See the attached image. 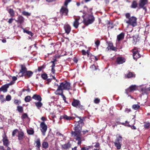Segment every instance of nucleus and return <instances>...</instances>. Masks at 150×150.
Wrapping results in <instances>:
<instances>
[{"mask_svg":"<svg viewBox=\"0 0 150 150\" xmlns=\"http://www.w3.org/2000/svg\"><path fill=\"white\" fill-rule=\"evenodd\" d=\"M45 67L46 65L44 64L42 66L39 67L38 70L39 72L42 69H45Z\"/></svg>","mask_w":150,"mask_h":150,"instance_id":"37998d69","label":"nucleus"},{"mask_svg":"<svg viewBox=\"0 0 150 150\" xmlns=\"http://www.w3.org/2000/svg\"><path fill=\"white\" fill-rule=\"evenodd\" d=\"M31 97L29 96H26L25 98V101L26 102H29L31 100Z\"/></svg>","mask_w":150,"mask_h":150,"instance_id":"58836bf2","label":"nucleus"},{"mask_svg":"<svg viewBox=\"0 0 150 150\" xmlns=\"http://www.w3.org/2000/svg\"><path fill=\"white\" fill-rule=\"evenodd\" d=\"M64 28L65 33L68 34L71 30V27L70 25L68 24L65 25L64 26Z\"/></svg>","mask_w":150,"mask_h":150,"instance_id":"4be33fe9","label":"nucleus"},{"mask_svg":"<svg viewBox=\"0 0 150 150\" xmlns=\"http://www.w3.org/2000/svg\"><path fill=\"white\" fill-rule=\"evenodd\" d=\"M126 61V59L123 57H118L116 59V63L118 64H123Z\"/></svg>","mask_w":150,"mask_h":150,"instance_id":"1a4fd4ad","label":"nucleus"},{"mask_svg":"<svg viewBox=\"0 0 150 150\" xmlns=\"http://www.w3.org/2000/svg\"><path fill=\"white\" fill-rule=\"evenodd\" d=\"M32 98L39 102H41L42 100L41 96L40 95L37 94H34L32 97Z\"/></svg>","mask_w":150,"mask_h":150,"instance_id":"b1692460","label":"nucleus"},{"mask_svg":"<svg viewBox=\"0 0 150 150\" xmlns=\"http://www.w3.org/2000/svg\"><path fill=\"white\" fill-rule=\"evenodd\" d=\"M137 1H134L132 2L130 7L132 8H135L137 7Z\"/></svg>","mask_w":150,"mask_h":150,"instance_id":"2f4dec72","label":"nucleus"},{"mask_svg":"<svg viewBox=\"0 0 150 150\" xmlns=\"http://www.w3.org/2000/svg\"><path fill=\"white\" fill-rule=\"evenodd\" d=\"M133 58L135 60H136L141 57V55L138 50L134 51L133 52Z\"/></svg>","mask_w":150,"mask_h":150,"instance_id":"2eb2a0df","label":"nucleus"},{"mask_svg":"<svg viewBox=\"0 0 150 150\" xmlns=\"http://www.w3.org/2000/svg\"><path fill=\"white\" fill-rule=\"evenodd\" d=\"M35 104L36 106L39 108L41 107L42 105V104L41 102H35Z\"/></svg>","mask_w":150,"mask_h":150,"instance_id":"4c0bfd02","label":"nucleus"},{"mask_svg":"<svg viewBox=\"0 0 150 150\" xmlns=\"http://www.w3.org/2000/svg\"><path fill=\"white\" fill-rule=\"evenodd\" d=\"M129 122L127 121H126L125 122H120V124L122 125L130 127L132 129H136V127L134 125H131L129 124Z\"/></svg>","mask_w":150,"mask_h":150,"instance_id":"f3484780","label":"nucleus"},{"mask_svg":"<svg viewBox=\"0 0 150 150\" xmlns=\"http://www.w3.org/2000/svg\"><path fill=\"white\" fill-rule=\"evenodd\" d=\"M40 130L42 132V135H45V132L47 129V126L45 123L44 122H41L40 124Z\"/></svg>","mask_w":150,"mask_h":150,"instance_id":"0eeeda50","label":"nucleus"},{"mask_svg":"<svg viewBox=\"0 0 150 150\" xmlns=\"http://www.w3.org/2000/svg\"><path fill=\"white\" fill-rule=\"evenodd\" d=\"M15 21L18 23L22 24L24 22V18L22 16L19 15L17 18V20H15Z\"/></svg>","mask_w":150,"mask_h":150,"instance_id":"4468645a","label":"nucleus"},{"mask_svg":"<svg viewBox=\"0 0 150 150\" xmlns=\"http://www.w3.org/2000/svg\"><path fill=\"white\" fill-rule=\"evenodd\" d=\"M128 72L127 73L125 74L124 77L125 79L135 78L136 75L134 72H131L130 71H128Z\"/></svg>","mask_w":150,"mask_h":150,"instance_id":"9b49d317","label":"nucleus"},{"mask_svg":"<svg viewBox=\"0 0 150 150\" xmlns=\"http://www.w3.org/2000/svg\"><path fill=\"white\" fill-rule=\"evenodd\" d=\"M20 66L21 67V69L18 74L21 73L22 74L20 76V77L25 76V78L27 77L28 78L32 76L33 74V72L30 71H27V69L25 65L21 64Z\"/></svg>","mask_w":150,"mask_h":150,"instance_id":"20e7f679","label":"nucleus"},{"mask_svg":"<svg viewBox=\"0 0 150 150\" xmlns=\"http://www.w3.org/2000/svg\"><path fill=\"white\" fill-rule=\"evenodd\" d=\"M106 43L108 45V47L107 48L108 49V50L110 49V48L113 46V43L110 41H107Z\"/></svg>","mask_w":150,"mask_h":150,"instance_id":"72a5a7b5","label":"nucleus"},{"mask_svg":"<svg viewBox=\"0 0 150 150\" xmlns=\"http://www.w3.org/2000/svg\"><path fill=\"white\" fill-rule=\"evenodd\" d=\"M41 77L44 80H46L47 78V75L46 73L41 74Z\"/></svg>","mask_w":150,"mask_h":150,"instance_id":"8fccbe9b","label":"nucleus"},{"mask_svg":"<svg viewBox=\"0 0 150 150\" xmlns=\"http://www.w3.org/2000/svg\"><path fill=\"white\" fill-rule=\"evenodd\" d=\"M15 83V82L13 81H11V82L8 83L7 84H6L8 86V87H9V86H10L11 85L13 84L14 83Z\"/></svg>","mask_w":150,"mask_h":150,"instance_id":"680f3d73","label":"nucleus"},{"mask_svg":"<svg viewBox=\"0 0 150 150\" xmlns=\"http://www.w3.org/2000/svg\"><path fill=\"white\" fill-rule=\"evenodd\" d=\"M41 119L44 122V121L47 120V118L44 117H42Z\"/></svg>","mask_w":150,"mask_h":150,"instance_id":"338daca9","label":"nucleus"},{"mask_svg":"<svg viewBox=\"0 0 150 150\" xmlns=\"http://www.w3.org/2000/svg\"><path fill=\"white\" fill-rule=\"evenodd\" d=\"M125 35V33L123 32L118 35L117 37V40L118 42H119L123 39L124 38Z\"/></svg>","mask_w":150,"mask_h":150,"instance_id":"5701e85b","label":"nucleus"},{"mask_svg":"<svg viewBox=\"0 0 150 150\" xmlns=\"http://www.w3.org/2000/svg\"><path fill=\"white\" fill-rule=\"evenodd\" d=\"M2 141L3 143V144L6 146H8L9 144L8 140V139L6 135L3 137Z\"/></svg>","mask_w":150,"mask_h":150,"instance_id":"a211bd4d","label":"nucleus"},{"mask_svg":"<svg viewBox=\"0 0 150 150\" xmlns=\"http://www.w3.org/2000/svg\"><path fill=\"white\" fill-rule=\"evenodd\" d=\"M122 137L119 135L118 137H117L115 142H114L115 146L118 150H119L121 149L122 145Z\"/></svg>","mask_w":150,"mask_h":150,"instance_id":"423d86ee","label":"nucleus"},{"mask_svg":"<svg viewBox=\"0 0 150 150\" xmlns=\"http://www.w3.org/2000/svg\"><path fill=\"white\" fill-rule=\"evenodd\" d=\"M13 103L15 104L16 105H18L21 104V102L20 100L15 99L13 101Z\"/></svg>","mask_w":150,"mask_h":150,"instance_id":"a18cd8bd","label":"nucleus"},{"mask_svg":"<svg viewBox=\"0 0 150 150\" xmlns=\"http://www.w3.org/2000/svg\"><path fill=\"white\" fill-rule=\"evenodd\" d=\"M90 68L93 71H94L97 69L96 66L94 65H92L90 67Z\"/></svg>","mask_w":150,"mask_h":150,"instance_id":"13d9d810","label":"nucleus"},{"mask_svg":"<svg viewBox=\"0 0 150 150\" xmlns=\"http://www.w3.org/2000/svg\"><path fill=\"white\" fill-rule=\"evenodd\" d=\"M8 11L10 14V16L12 17H13L14 16L15 12L13 10L12 8H9L8 10Z\"/></svg>","mask_w":150,"mask_h":150,"instance_id":"c85d7f7f","label":"nucleus"},{"mask_svg":"<svg viewBox=\"0 0 150 150\" xmlns=\"http://www.w3.org/2000/svg\"><path fill=\"white\" fill-rule=\"evenodd\" d=\"M12 81L15 82V81L17 80V78L15 76H13L12 77Z\"/></svg>","mask_w":150,"mask_h":150,"instance_id":"0e129e2a","label":"nucleus"},{"mask_svg":"<svg viewBox=\"0 0 150 150\" xmlns=\"http://www.w3.org/2000/svg\"><path fill=\"white\" fill-rule=\"evenodd\" d=\"M56 85L58 86L56 90L57 92H58L59 91H63L64 90H71L70 83L66 81L61 83L59 85L57 84H56Z\"/></svg>","mask_w":150,"mask_h":150,"instance_id":"7ed1b4c3","label":"nucleus"},{"mask_svg":"<svg viewBox=\"0 0 150 150\" xmlns=\"http://www.w3.org/2000/svg\"><path fill=\"white\" fill-rule=\"evenodd\" d=\"M62 148L64 149H69L70 148L71 144L69 143V142L61 145Z\"/></svg>","mask_w":150,"mask_h":150,"instance_id":"393cba45","label":"nucleus"},{"mask_svg":"<svg viewBox=\"0 0 150 150\" xmlns=\"http://www.w3.org/2000/svg\"><path fill=\"white\" fill-rule=\"evenodd\" d=\"M55 94L57 95H60L63 98V99L64 100L65 102H66V97L64 96V95L63 94V91H59L58 92H57V91H56Z\"/></svg>","mask_w":150,"mask_h":150,"instance_id":"412c9836","label":"nucleus"},{"mask_svg":"<svg viewBox=\"0 0 150 150\" xmlns=\"http://www.w3.org/2000/svg\"><path fill=\"white\" fill-rule=\"evenodd\" d=\"M68 12V9L64 6L62 7L59 11L60 13L62 16L67 15Z\"/></svg>","mask_w":150,"mask_h":150,"instance_id":"9d476101","label":"nucleus"},{"mask_svg":"<svg viewBox=\"0 0 150 150\" xmlns=\"http://www.w3.org/2000/svg\"><path fill=\"white\" fill-rule=\"evenodd\" d=\"M22 14L25 16H30V13L25 11H23L22 12Z\"/></svg>","mask_w":150,"mask_h":150,"instance_id":"3c124183","label":"nucleus"},{"mask_svg":"<svg viewBox=\"0 0 150 150\" xmlns=\"http://www.w3.org/2000/svg\"><path fill=\"white\" fill-rule=\"evenodd\" d=\"M71 1V0H66L64 3V5L67 6L68 3Z\"/></svg>","mask_w":150,"mask_h":150,"instance_id":"bf43d9fd","label":"nucleus"},{"mask_svg":"<svg viewBox=\"0 0 150 150\" xmlns=\"http://www.w3.org/2000/svg\"><path fill=\"white\" fill-rule=\"evenodd\" d=\"M91 146H89L87 147H83L81 149V150H88L90 148Z\"/></svg>","mask_w":150,"mask_h":150,"instance_id":"4d7b16f0","label":"nucleus"},{"mask_svg":"<svg viewBox=\"0 0 150 150\" xmlns=\"http://www.w3.org/2000/svg\"><path fill=\"white\" fill-rule=\"evenodd\" d=\"M137 88V86L136 85H132L125 90V93L128 95L129 93L136 90Z\"/></svg>","mask_w":150,"mask_h":150,"instance_id":"6e6552de","label":"nucleus"},{"mask_svg":"<svg viewBox=\"0 0 150 150\" xmlns=\"http://www.w3.org/2000/svg\"><path fill=\"white\" fill-rule=\"evenodd\" d=\"M88 57L91 60V61H92L95 59V56L92 55L91 53L89 54V55L88 56Z\"/></svg>","mask_w":150,"mask_h":150,"instance_id":"79ce46f5","label":"nucleus"},{"mask_svg":"<svg viewBox=\"0 0 150 150\" xmlns=\"http://www.w3.org/2000/svg\"><path fill=\"white\" fill-rule=\"evenodd\" d=\"M148 3V0H139V5L140 8H142L144 6L146 5Z\"/></svg>","mask_w":150,"mask_h":150,"instance_id":"dca6fc26","label":"nucleus"},{"mask_svg":"<svg viewBox=\"0 0 150 150\" xmlns=\"http://www.w3.org/2000/svg\"><path fill=\"white\" fill-rule=\"evenodd\" d=\"M80 12H82L84 14L83 15H85V16H87V13L89 12L88 9L86 6H84V10L83 11H80Z\"/></svg>","mask_w":150,"mask_h":150,"instance_id":"bb28decb","label":"nucleus"},{"mask_svg":"<svg viewBox=\"0 0 150 150\" xmlns=\"http://www.w3.org/2000/svg\"><path fill=\"white\" fill-rule=\"evenodd\" d=\"M73 60L74 62L76 63L78 61V60L76 57H74L73 59Z\"/></svg>","mask_w":150,"mask_h":150,"instance_id":"774afa93","label":"nucleus"},{"mask_svg":"<svg viewBox=\"0 0 150 150\" xmlns=\"http://www.w3.org/2000/svg\"><path fill=\"white\" fill-rule=\"evenodd\" d=\"M140 105L138 104H134L132 106V108L135 110H138L140 108Z\"/></svg>","mask_w":150,"mask_h":150,"instance_id":"e433bc0d","label":"nucleus"},{"mask_svg":"<svg viewBox=\"0 0 150 150\" xmlns=\"http://www.w3.org/2000/svg\"><path fill=\"white\" fill-rule=\"evenodd\" d=\"M19 131H18V130L17 129H15L12 132V136L13 137H14L15 136V134L17 133H18Z\"/></svg>","mask_w":150,"mask_h":150,"instance_id":"603ef678","label":"nucleus"},{"mask_svg":"<svg viewBox=\"0 0 150 150\" xmlns=\"http://www.w3.org/2000/svg\"><path fill=\"white\" fill-rule=\"evenodd\" d=\"M80 18H77L75 20L73 23V26L76 28H77L79 25V20Z\"/></svg>","mask_w":150,"mask_h":150,"instance_id":"a878e982","label":"nucleus"},{"mask_svg":"<svg viewBox=\"0 0 150 150\" xmlns=\"http://www.w3.org/2000/svg\"><path fill=\"white\" fill-rule=\"evenodd\" d=\"M81 52L82 55H85L87 54V56L89 55V54L90 53V50H87L86 51L84 50H83L81 51Z\"/></svg>","mask_w":150,"mask_h":150,"instance_id":"7c9ffc66","label":"nucleus"},{"mask_svg":"<svg viewBox=\"0 0 150 150\" xmlns=\"http://www.w3.org/2000/svg\"><path fill=\"white\" fill-rule=\"evenodd\" d=\"M79 110L83 111L85 109V106L81 105V103L79 105L78 107L77 108Z\"/></svg>","mask_w":150,"mask_h":150,"instance_id":"ea45409f","label":"nucleus"},{"mask_svg":"<svg viewBox=\"0 0 150 150\" xmlns=\"http://www.w3.org/2000/svg\"><path fill=\"white\" fill-rule=\"evenodd\" d=\"M1 87L2 91L4 93L6 92L7 91V89L9 88L8 86L6 84L3 85Z\"/></svg>","mask_w":150,"mask_h":150,"instance_id":"c756f323","label":"nucleus"},{"mask_svg":"<svg viewBox=\"0 0 150 150\" xmlns=\"http://www.w3.org/2000/svg\"><path fill=\"white\" fill-rule=\"evenodd\" d=\"M27 133L29 135H33L34 134V131L33 129H28L27 131Z\"/></svg>","mask_w":150,"mask_h":150,"instance_id":"c03bdc74","label":"nucleus"},{"mask_svg":"<svg viewBox=\"0 0 150 150\" xmlns=\"http://www.w3.org/2000/svg\"><path fill=\"white\" fill-rule=\"evenodd\" d=\"M55 66H54V65H53V66H51V72L53 74H54L55 73V69H54V67Z\"/></svg>","mask_w":150,"mask_h":150,"instance_id":"5fc2aeb1","label":"nucleus"},{"mask_svg":"<svg viewBox=\"0 0 150 150\" xmlns=\"http://www.w3.org/2000/svg\"><path fill=\"white\" fill-rule=\"evenodd\" d=\"M150 126V123L149 122H144V127L146 129H148L149 128Z\"/></svg>","mask_w":150,"mask_h":150,"instance_id":"a19ab883","label":"nucleus"},{"mask_svg":"<svg viewBox=\"0 0 150 150\" xmlns=\"http://www.w3.org/2000/svg\"><path fill=\"white\" fill-rule=\"evenodd\" d=\"M130 109H128L127 108H126L125 111L127 113H129V112L131 111Z\"/></svg>","mask_w":150,"mask_h":150,"instance_id":"69168bd1","label":"nucleus"},{"mask_svg":"<svg viewBox=\"0 0 150 150\" xmlns=\"http://www.w3.org/2000/svg\"><path fill=\"white\" fill-rule=\"evenodd\" d=\"M80 103V101L79 100L74 98L72 102L71 105L73 107L77 108Z\"/></svg>","mask_w":150,"mask_h":150,"instance_id":"f8f14e48","label":"nucleus"},{"mask_svg":"<svg viewBox=\"0 0 150 150\" xmlns=\"http://www.w3.org/2000/svg\"><path fill=\"white\" fill-rule=\"evenodd\" d=\"M22 119H25L28 117V116L26 113H24L21 116Z\"/></svg>","mask_w":150,"mask_h":150,"instance_id":"6e6d98bb","label":"nucleus"},{"mask_svg":"<svg viewBox=\"0 0 150 150\" xmlns=\"http://www.w3.org/2000/svg\"><path fill=\"white\" fill-rule=\"evenodd\" d=\"M23 31H24V32L28 34V35H30L31 36H32L33 35V33H32L31 32L29 31V30H26L24 29Z\"/></svg>","mask_w":150,"mask_h":150,"instance_id":"49530a36","label":"nucleus"},{"mask_svg":"<svg viewBox=\"0 0 150 150\" xmlns=\"http://www.w3.org/2000/svg\"><path fill=\"white\" fill-rule=\"evenodd\" d=\"M13 20H15V18H11L10 19H9L8 21V22L9 23V24H11L12 22H13Z\"/></svg>","mask_w":150,"mask_h":150,"instance_id":"052dcab7","label":"nucleus"},{"mask_svg":"<svg viewBox=\"0 0 150 150\" xmlns=\"http://www.w3.org/2000/svg\"><path fill=\"white\" fill-rule=\"evenodd\" d=\"M61 118L63 119L67 120H73L75 118L73 117L68 116L67 115L64 114L61 117Z\"/></svg>","mask_w":150,"mask_h":150,"instance_id":"aec40b11","label":"nucleus"},{"mask_svg":"<svg viewBox=\"0 0 150 150\" xmlns=\"http://www.w3.org/2000/svg\"><path fill=\"white\" fill-rule=\"evenodd\" d=\"M110 49L115 51H117V48L116 47L113 46L112 47L110 48Z\"/></svg>","mask_w":150,"mask_h":150,"instance_id":"e2e57ef3","label":"nucleus"},{"mask_svg":"<svg viewBox=\"0 0 150 150\" xmlns=\"http://www.w3.org/2000/svg\"><path fill=\"white\" fill-rule=\"evenodd\" d=\"M100 99L98 98H96L94 101V102L96 104L100 102Z\"/></svg>","mask_w":150,"mask_h":150,"instance_id":"864d4df0","label":"nucleus"},{"mask_svg":"<svg viewBox=\"0 0 150 150\" xmlns=\"http://www.w3.org/2000/svg\"><path fill=\"white\" fill-rule=\"evenodd\" d=\"M6 100V101H10L11 99V97L10 95H7L6 97V98L5 99Z\"/></svg>","mask_w":150,"mask_h":150,"instance_id":"de8ad7c7","label":"nucleus"},{"mask_svg":"<svg viewBox=\"0 0 150 150\" xmlns=\"http://www.w3.org/2000/svg\"><path fill=\"white\" fill-rule=\"evenodd\" d=\"M42 147L45 149L49 147L48 144L47 142H43L42 143Z\"/></svg>","mask_w":150,"mask_h":150,"instance_id":"473e14b6","label":"nucleus"},{"mask_svg":"<svg viewBox=\"0 0 150 150\" xmlns=\"http://www.w3.org/2000/svg\"><path fill=\"white\" fill-rule=\"evenodd\" d=\"M0 100L1 103H3L6 102L5 99L4 97V95H0Z\"/></svg>","mask_w":150,"mask_h":150,"instance_id":"c9c22d12","label":"nucleus"},{"mask_svg":"<svg viewBox=\"0 0 150 150\" xmlns=\"http://www.w3.org/2000/svg\"><path fill=\"white\" fill-rule=\"evenodd\" d=\"M82 17L83 18V22L86 26L92 24L95 21V18L93 15H88L85 16L83 15Z\"/></svg>","mask_w":150,"mask_h":150,"instance_id":"39448f33","label":"nucleus"},{"mask_svg":"<svg viewBox=\"0 0 150 150\" xmlns=\"http://www.w3.org/2000/svg\"><path fill=\"white\" fill-rule=\"evenodd\" d=\"M141 91L142 92V94L144 95V94H147L150 91V87L149 88H147L146 87H143L141 88Z\"/></svg>","mask_w":150,"mask_h":150,"instance_id":"6ab92c4d","label":"nucleus"},{"mask_svg":"<svg viewBox=\"0 0 150 150\" xmlns=\"http://www.w3.org/2000/svg\"><path fill=\"white\" fill-rule=\"evenodd\" d=\"M17 110L20 113H22L23 112V108L21 106H17Z\"/></svg>","mask_w":150,"mask_h":150,"instance_id":"f704fd0d","label":"nucleus"},{"mask_svg":"<svg viewBox=\"0 0 150 150\" xmlns=\"http://www.w3.org/2000/svg\"><path fill=\"white\" fill-rule=\"evenodd\" d=\"M35 142L36 143V147L39 150L41 146V143L40 139L39 138L37 139Z\"/></svg>","mask_w":150,"mask_h":150,"instance_id":"cd10ccee","label":"nucleus"},{"mask_svg":"<svg viewBox=\"0 0 150 150\" xmlns=\"http://www.w3.org/2000/svg\"><path fill=\"white\" fill-rule=\"evenodd\" d=\"M17 137L19 141H23L25 137L23 132L22 131H19Z\"/></svg>","mask_w":150,"mask_h":150,"instance_id":"ddd939ff","label":"nucleus"},{"mask_svg":"<svg viewBox=\"0 0 150 150\" xmlns=\"http://www.w3.org/2000/svg\"><path fill=\"white\" fill-rule=\"evenodd\" d=\"M100 41L99 40H97L95 42V44L96 45V47L98 49V47L99 46L100 44Z\"/></svg>","mask_w":150,"mask_h":150,"instance_id":"09e8293b","label":"nucleus"},{"mask_svg":"<svg viewBox=\"0 0 150 150\" xmlns=\"http://www.w3.org/2000/svg\"><path fill=\"white\" fill-rule=\"evenodd\" d=\"M76 117L79 119V120L76 122L75 127L74 129V131H71V134L72 136L74 137L75 139L78 141L77 144L78 145H80L81 144L82 141L84 140V137L81 136V132L82 127L84 124L83 121L86 118V116L81 117L78 116Z\"/></svg>","mask_w":150,"mask_h":150,"instance_id":"f257e3e1","label":"nucleus"},{"mask_svg":"<svg viewBox=\"0 0 150 150\" xmlns=\"http://www.w3.org/2000/svg\"><path fill=\"white\" fill-rule=\"evenodd\" d=\"M126 19H125L124 22L128 24V25H131L134 27L137 25V18L135 17H130V14L129 13H127L125 14Z\"/></svg>","mask_w":150,"mask_h":150,"instance_id":"f03ea898","label":"nucleus"}]
</instances>
